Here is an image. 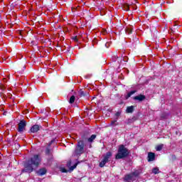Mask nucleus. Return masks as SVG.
I'll return each mask as SVG.
<instances>
[{
  "label": "nucleus",
  "instance_id": "obj_26",
  "mask_svg": "<svg viewBox=\"0 0 182 182\" xmlns=\"http://www.w3.org/2000/svg\"><path fill=\"white\" fill-rule=\"evenodd\" d=\"M116 122H117V120H114L111 122V124L112 126H113L114 124V123H116Z\"/></svg>",
  "mask_w": 182,
  "mask_h": 182
},
{
  "label": "nucleus",
  "instance_id": "obj_12",
  "mask_svg": "<svg viewBox=\"0 0 182 182\" xmlns=\"http://www.w3.org/2000/svg\"><path fill=\"white\" fill-rule=\"evenodd\" d=\"M79 95L80 97H86V96H89V92L82 90H80Z\"/></svg>",
  "mask_w": 182,
  "mask_h": 182
},
{
  "label": "nucleus",
  "instance_id": "obj_3",
  "mask_svg": "<svg viewBox=\"0 0 182 182\" xmlns=\"http://www.w3.org/2000/svg\"><path fill=\"white\" fill-rule=\"evenodd\" d=\"M85 153V141L80 140L77 141V146L73 153V156L80 158Z\"/></svg>",
  "mask_w": 182,
  "mask_h": 182
},
{
  "label": "nucleus",
  "instance_id": "obj_5",
  "mask_svg": "<svg viewBox=\"0 0 182 182\" xmlns=\"http://www.w3.org/2000/svg\"><path fill=\"white\" fill-rule=\"evenodd\" d=\"M112 154L110 151H108L106 153L105 155H104V158L103 159L100 161L99 166L101 168H103V167H105V166H106L107 163H109V159H110V157H112Z\"/></svg>",
  "mask_w": 182,
  "mask_h": 182
},
{
  "label": "nucleus",
  "instance_id": "obj_9",
  "mask_svg": "<svg viewBox=\"0 0 182 182\" xmlns=\"http://www.w3.org/2000/svg\"><path fill=\"white\" fill-rule=\"evenodd\" d=\"M147 160L149 162L154 161L156 160V154H154V152H149Z\"/></svg>",
  "mask_w": 182,
  "mask_h": 182
},
{
  "label": "nucleus",
  "instance_id": "obj_13",
  "mask_svg": "<svg viewBox=\"0 0 182 182\" xmlns=\"http://www.w3.org/2000/svg\"><path fill=\"white\" fill-rule=\"evenodd\" d=\"M81 139H82V141H86V140L89 139V133L84 132L83 134L81 136Z\"/></svg>",
  "mask_w": 182,
  "mask_h": 182
},
{
  "label": "nucleus",
  "instance_id": "obj_10",
  "mask_svg": "<svg viewBox=\"0 0 182 182\" xmlns=\"http://www.w3.org/2000/svg\"><path fill=\"white\" fill-rule=\"evenodd\" d=\"M36 173L38 176H45V174L48 173V170L46 169V168H41L38 169Z\"/></svg>",
  "mask_w": 182,
  "mask_h": 182
},
{
  "label": "nucleus",
  "instance_id": "obj_14",
  "mask_svg": "<svg viewBox=\"0 0 182 182\" xmlns=\"http://www.w3.org/2000/svg\"><path fill=\"white\" fill-rule=\"evenodd\" d=\"M126 112L127 113H132L133 112H134V106L132 105V106L127 107Z\"/></svg>",
  "mask_w": 182,
  "mask_h": 182
},
{
  "label": "nucleus",
  "instance_id": "obj_27",
  "mask_svg": "<svg viewBox=\"0 0 182 182\" xmlns=\"http://www.w3.org/2000/svg\"><path fill=\"white\" fill-rule=\"evenodd\" d=\"M67 52H70V48H68L67 49Z\"/></svg>",
  "mask_w": 182,
  "mask_h": 182
},
{
  "label": "nucleus",
  "instance_id": "obj_15",
  "mask_svg": "<svg viewBox=\"0 0 182 182\" xmlns=\"http://www.w3.org/2000/svg\"><path fill=\"white\" fill-rule=\"evenodd\" d=\"M96 137H97V135H96V134H92V135H91L90 137H89V138L87 139V141H88L89 143H93V141L96 139Z\"/></svg>",
  "mask_w": 182,
  "mask_h": 182
},
{
  "label": "nucleus",
  "instance_id": "obj_21",
  "mask_svg": "<svg viewBox=\"0 0 182 182\" xmlns=\"http://www.w3.org/2000/svg\"><path fill=\"white\" fill-rule=\"evenodd\" d=\"M124 31H125L126 33H128V35L132 34V32H133V31L132 29H130V28H125Z\"/></svg>",
  "mask_w": 182,
  "mask_h": 182
},
{
  "label": "nucleus",
  "instance_id": "obj_6",
  "mask_svg": "<svg viewBox=\"0 0 182 182\" xmlns=\"http://www.w3.org/2000/svg\"><path fill=\"white\" fill-rule=\"evenodd\" d=\"M25 127H26V121L24 119H22L18 123V132L19 133H22V132H23V130H25Z\"/></svg>",
  "mask_w": 182,
  "mask_h": 182
},
{
  "label": "nucleus",
  "instance_id": "obj_20",
  "mask_svg": "<svg viewBox=\"0 0 182 182\" xmlns=\"http://www.w3.org/2000/svg\"><path fill=\"white\" fill-rule=\"evenodd\" d=\"M156 151H161V150H163V144L156 146Z\"/></svg>",
  "mask_w": 182,
  "mask_h": 182
},
{
  "label": "nucleus",
  "instance_id": "obj_25",
  "mask_svg": "<svg viewBox=\"0 0 182 182\" xmlns=\"http://www.w3.org/2000/svg\"><path fill=\"white\" fill-rule=\"evenodd\" d=\"M120 114H121L120 112H117L115 113V116H116L117 117H119V116H120Z\"/></svg>",
  "mask_w": 182,
  "mask_h": 182
},
{
  "label": "nucleus",
  "instance_id": "obj_2",
  "mask_svg": "<svg viewBox=\"0 0 182 182\" xmlns=\"http://www.w3.org/2000/svg\"><path fill=\"white\" fill-rule=\"evenodd\" d=\"M130 152L127 148L124 147V145L121 144L118 149V152L115 156L116 160H120L122 159H126V157L129 156Z\"/></svg>",
  "mask_w": 182,
  "mask_h": 182
},
{
  "label": "nucleus",
  "instance_id": "obj_18",
  "mask_svg": "<svg viewBox=\"0 0 182 182\" xmlns=\"http://www.w3.org/2000/svg\"><path fill=\"white\" fill-rule=\"evenodd\" d=\"M75 100H76V97H75V95H72V96L70 97L69 103H70V105H73V103H75Z\"/></svg>",
  "mask_w": 182,
  "mask_h": 182
},
{
  "label": "nucleus",
  "instance_id": "obj_28",
  "mask_svg": "<svg viewBox=\"0 0 182 182\" xmlns=\"http://www.w3.org/2000/svg\"><path fill=\"white\" fill-rule=\"evenodd\" d=\"M68 164V166H70V164H72V161H69Z\"/></svg>",
  "mask_w": 182,
  "mask_h": 182
},
{
  "label": "nucleus",
  "instance_id": "obj_7",
  "mask_svg": "<svg viewBox=\"0 0 182 182\" xmlns=\"http://www.w3.org/2000/svg\"><path fill=\"white\" fill-rule=\"evenodd\" d=\"M41 129H42V127L41 125L34 124L31 127L30 132L31 133H38V132L40 131Z\"/></svg>",
  "mask_w": 182,
  "mask_h": 182
},
{
  "label": "nucleus",
  "instance_id": "obj_31",
  "mask_svg": "<svg viewBox=\"0 0 182 182\" xmlns=\"http://www.w3.org/2000/svg\"><path fill=\"white\" fill-rule=\"evenodd\" d=\"M127 11H129V6H128V9H127Z\"/></svg>",
  "mask_w": 182,
  "mask_h": 182
},
{
  "label": "nucleus",
  "instance_id": "obj_22",
  "mask_svg": "<svg viewBox=\"0 0 182 182\" xmlns=\"http://www.w3.org/2000/svg\"><path fill=\"white\" fill-rule=\"evenodd\" d=\"M167 116H168V114L163 113L161 114V119H166Z\"/></svg>",
  "mask_w": 182,
  "mask_h": 182
},
{
  "label": "nucleus",
  "instance_id": "obj_4",
  "mask_svg": "<svg viewBox=\"0 0 182 182\" xmlns=\"http://www.w3.org/2000/svg\"><path fill=\"white\" fill-rule=\"evenodd\" d=\"M139 176H140V172L138 170H136L132 173L125 175L124 177V181L125 182L136 181V178L139 177Z\"/></svg>",
  "mask_w": 182,
  "mask_h": 182
},
{
  "label": "nucleus",
  "instance_id": "obj_11",
  "mask_svg": "<svg viewBox=\"0 0 182 182\" xmlns=\"http://www.w3.org/2000/svg\"><path fill=\"white\" fill-rule=\"evenodd\" d=\"M134 100H138V102H143V100H146V95L140 94L137 96L134 97Z\"/></svg>",
  "mask_w": 182,
  "mask_h": 182
},
{
  "label": "nucleus",
  "instance_id": "obj_30",
  "mask_svg": "<svg viewBox=\"0 0 182 182\" xmlns=\"http://www.w3.org/2000/svg\"><path fill=\"white\" fill-rule=\"evenodd\" d=\"M135 2H137V0H134Z\"/></svg>",
  "mask_w": 182,
  "mask_h": 182
},
{
  "label": "nucleus",
  "instance_id": "obj_16",
  "mask_svg": "<svg viewBox=\"0 0 182 182\" xmlns=\"http://www.w3.org/2000/svg\"><path fill=\"white\" fill-rule=\"evenodd\" d=\"M137 92L136 90H132L127 93V95L125 96V99H129V97H131L132 95H134Z\"/></svg>",
  "mask_w": 182,
  "mask_h": 182
},
{
  "label": "nucleus",
  "instance_id": "obj_24",
  "mask_svg": "<svg viewBox=\"0 0 182 182\" xmlns=\"http://www.w3.org/2000/svg\"><path fill=\"white\" fill-rule=\"evenodd\" d=\"M73 41H74L75 42H77L78 40H77V36H74L72 38Z\"/></svg>",
  "mask_w": 182,
  "mask_h": 182
},
{
  "label": "nucleus",
  "instance_id": "obj_29",
  "mask_svg": "<svg viewBox=\"0 0 182 182\" xmlns=\"http://www.w3.org/2000/svg\"><path fill=\"white\" fill-rule=\"evenodd\" d=\"M52 144V141L49 144V146H50Z\"/></svg>",
  "mask_w": 182,
  "mask_h": 182
},
{
  "label": "nucleus",
  "instance_id": "obj_17",
  "mask_svg": "<svg viewBox=\"0 0 182 182\" xmlns=\"http://www.w3.org/2000/svg\"><path fill=\"white\" fill-rule=\"evenodd\" d=\"M80 164V161H77L73 166L70 167V171H73L76 167H77V165Z\"/></svg>",
  "mask_w": 182,
  "mask_h": 182
},
{
  "label": "nucleus",
  "instance_id": "obj_19",
  "mask_svg": "<svg viewBox=\"0 0 182 182\" xmlns=\"http://www.w3.org/2000/svg\"><path fill=\"white\" fill-rule=\"evenodd\" d=\"M152 173L154 174H159V173H160V169L157 167H155L152 169Z\"/></svg>",
  "mask_w": 182,
  "mask_h": 182
},
{
  "label": "nucleus",
  "instance_id": "obj_23",
  "mask_svg": "<svg viewBox=\"0 0 182 182\" xmlns=\"http://www.w3.org/2000/svg\"><path fill=\"white\" fill-rule=\"evenodd\" d=\"M61 173H68V171L65 168H60Z\"/></svg>",
  "mask_w": 182,
  "mask_h": 182
},
{
  "label": "nucleus",
  "instance_id": "obj_32",
  "mask_svg": "<svg viewBox=\"0 0 182 182\" xmlns=\"http://www.w3.org/2000/svg\"><path fill=\"white\" fill-rule=\"evenodd\" d=\"M105 46H107V43L105 44Z\"/></svg>",
  "mask_w": 182,
  "mask_h": 182
},
{
  "label": "nucleus",
  "instance_id": "obj_8",
  "mask_svg": "<svg viewBox=\"0 0 182 182\" xmlns=\"http://www.w3.org/2000/svg\"><path fill=\"white\" fill-rule=\"evenodd\" d=\"M46 156H48L49 159H48V162L50 163L52 160H53V155L50 153V149L49 147L46 148Z\"/></svg>",
  "mask_w": 182,
  "mask_h": 182
},
{
  "label": "nucleus",
  "instance_id": "obj_1",
  "mask_svg": "<svg viewBox=\"0 0 182 182\" xmlns=\"http://www.w3.org/2000/svg\"><path fill=\"white\" fill-rule=\"evenodd\" d=\"M42 159L38 154L33 155L24 164V168L21 170V173H32L33 171V167H39Z\"/></svg>",
  "mask_w": 182,
  "mask_h": 182
}]
</instances>
